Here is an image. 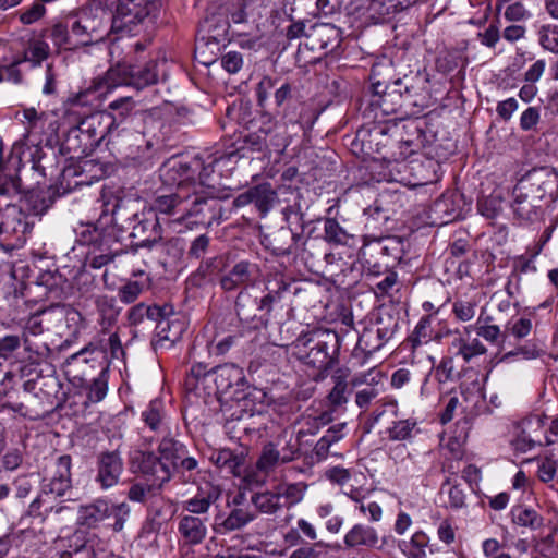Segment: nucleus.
Returning <instances> with one entry per match:
<instances>
[{
  "label": "nucleus",
  "instance_id": "a18cd8bd",
  "mask_svg": "<svg viewBox=\"0 0 558 558\" xmlns=\"http://www.w3.org/2000/svg\"><path fill=\"white\" fill-rule=\"evenodd\" d=\"M429 538L422 532H415L409 542H403L401 549L407 558H426V547Z\"/></svg>",
  "mask_w": 558,
  "mask_h": 558
},
{
  "label": "nucleus",
  "instance_id": "0e129e2a",
  "mask_svg": "<svg viewBox=\"0 0 558 558\" xmlns=\"http://www.w3.org/2000/svg\"><path fill=\"white\" fill-rule=\"evenodd\" d=\"M379 396V389L376 385H368L355 393V404L362 410L366 411L372 402Z\"/></svg>",
  "mask_w": 558,
  "mask_h": 558
},
{
  "label": "nucleus",
  "instance_id": "c756f323",
  "mask_svg": "<svg viewBox=\"0 0 558 558\" xmlns=\"http://www.w3.org/2000/svg\"><path fill=\"white\" fill-rule=\"evenodd\" d=\"M243 495L239 494L232 500L235 506L228 517L222 521L221 526L225 531H234L244 527L255 519V513L248 507L241 506Z\"/></svg>",
  "mask_w": 558,
  "mask_h": 558
},
{
  "label": "nucleus",
  "instance_id": "6ab92c4d",
  "mask_svg": "<svg viewBox=\"0 0 558 558\" xmlns=\"http://www.w3.org/2000/svg\"><path fill=\"white\" fill-rule=\"evenodd\" d=\"M138 469L151 482L153 486L162 487L170 481L174 469L155 452H141Z\"/></svg>",
  "mask_w": 558,
  "mask_h": 558
},
{
  "label": "nucleus",
  "instance_id": "412c9836",
  "mask_svg": "<svg viewBox=\"0 0 558 558\" xmlns=\"http://www.w3.org/2000/svg\"><path fill=\"white\" fill-rule=\"evenodd\" d=\"M221 495L219 486L211 483H204L198 487L197 493L182 501V510L184 514H193L196 517H208V510L213 504H215Z\"/></svg>",
  "mask_w": 558,
  "mask_h": 558
},
{
  "label": "nucleus",
  "instance_id": "dca6fc26",
  "mask_svg": "<svg viewBox=\"0 0 558 558\" xmlns=\"http://www.w3.org/2000/svg\"><path fill=\"white\" fill-rule=\"evenodd\" d=\"M28 223L21 213L15 208L5 215V219L0 223V246L5 251L20 248L26 242Z\"/></svg>",
  "mask_w": 558,
  "mask_h": 558
},
{
  "label": "nucleus",
  "instance_id": "4be33fe9",
  "mask_svg": "<svg viewBox=\"0 0 558 558\" xmlns=\"http://www.w3.org/2000/svg\"><path fill=\"white\" fill-rule=\"evenodd\" d=\"M123 471V462L118 452L102 453L98 461L96 482L102 489H108L118 484Z\"/></svg>",
  "mask_w": 558,
  "mask_h": 558
},
{
  "label": "nucleus",
  "instance_id": "ddd939ff",
  "mask_svg": "<svg viewBox=\"0 0 558 558\" xmlns=\"http://www.w3.org/2000/svg\"><path fill=\"white\" fill-rule=\"evenodd\" d=\"M131 509L126 502L110 504L105 499H97L92 504L81 506L77 511V524L86 527H96L106 520H113L108 523L114 531L123 529L130 515Z\"/></svg>",
  "mask_w": 558,
  "mask_h": 558
},
{
  "label": "nucleus",
  "instance_id": "4c0bfd02",
  "mask_svg": "<svg viewBox=\"0 0 558 558\" xmlns=\"http://www.w3.org/2000/svg\"><path fill=\"white\" fill-rule=\"evenodd\" d=\"M184 453V446L171 437H163L158 446L157 456L174 470Z\"/></svg>",
  "mask_w": 558,
  "mask_h": 558
},
{
  "label": "nucleus",
  "instance_id": "6e6d98bb",
  "mask_svg": "<svg viewBox=\"0 0 558 558\" xmlns=\"http://www.w3.org/2000/svg\"><path fill=\"white\" fill-rule=\"evenodd\" d=\"M477 209L482 216L494 219L502 211V198L492 194L477 203Z\"/></svg>",
  "mask_w": 558,
  "mask_h": 558
},
{
  "label": "nucleus",
  "instance_id": "39448f33",
  "mask_svg": "<svg viewBox=\"0 0 558 558\" xmlns=\"http://www.w3.org/2000/svg\"><path fill=\"white\" fill-rule=\"evenodd\" d=\"M405 241L400 236H364L359 256L363 268L373 276L389 272L405 254Z\"/></svg>",
  "mask_w": 558,
  "mask_h": 558
},
{
  "label": "nucleus",
  "instance_id": "8fccbe9b",
  "mask_svg": "<svg viewBox=\"0 0 558 558\" xmlns=\"http://www.w3.org/2000/svg\"><path fill=\"white\" fill-rule=\"evenodd\" d=\"M415 427L416 422L414 420L396 421L392 426L387 428L388 438L392 441L409 440L412 438Z\"/></svg>",
  "mask_w": 558,
  "mask_h": 558
},
{
  "label": "nucleus",
  "instance_id": "6e6552de",
  "mask_svg": "<svg viewBox=\"0 0 558 558\" xmlns=\"http://www.w3.org/2000/svg\"><path fill=\"white\" fill-rule=\"evenodd\" d=\"M372 84L369 107L373 111H379L383 116H389L399 112L405 106H415L413 87L409 86L403 80H396L389 84L376 78L375 69L372 70ZM377 118V113H375Z\"/></svg>",
  "mask_w": 558,
  "mask_h": 558
},
{
  "label": "nucleus",
  "instance_id": "3c124183",
  "mask_svg": "<svg viewBox=\"0 0 558 558\" xmlns=\"http://www.w3.org/2000/svg\"><path fill=\"white\" fill-rule=\"evenodd\" d=\"M50 36L53 44L59 48L71 50L81 45L73 36L72 29L69 32L68 27L62 24L53 25Z\"/></svg>",
  "mask_w": 558,
  "mask_h": 558
},
{
  "label": "nucleus",
  "instance_id": "4468645a",
  "mask_svg": "<svg viewBox=\"0 0 558 558\" xmlns=\"http://www.w3.org/2000/svg\"><path fill=\"white\" fill-rule=\"evenodd\" d=\"M132 48V45L121 46L118 41H111L109 46L111 65L104 76L95 80V92L102 94L119 86H131V65L125 57L131 53Z\"/></svg>",
  "mask_w": 558,
  "mask_h": 558
},
{
  "label": "nucleus",
  "instance_id": "423d86ee",
  "mask_svg": "<svg viewBox=\"0 0 558 558\" xmlns=\"http://www.w3.org/2000/svg\"><path fill=\"white\" fill-rule=\"evenodd\" d=\"M243 155L240 154L239 149L231 150L214 157L206 165H203L199 160L194 161V169L187 163H182L178 160H170L167 163V180L173 179L175 181V174L181 179L185 180L190 185V192H193L194 186L198 194L208 197L214 196V185L211 184L210 177L214 173V166H227L229 163H235Z\"/></svg>",
  "mask_w": 558,
  "mask_h": 558
},
{
  "label": "nucleus",
  "instance_id": "f03ea898",
  "mask_svg": "<svg viewBox=\"0 0 558 558\" xmlns=\"http://www.w3.org/2000/svg\"><path fill=\"white\" fill-rule=\"evenodd\" d=\"M557 194L558 172L549 168L533 169L513 189V213L522 221H537L543 216L544 198Z\"/></svg>",
  "mask_w": 558,
  "mask_h": 558
},
{
  "label": "nucleus",
  "instance_id": "5701e85b",
  "mask_svg": "<svg viewBox=\"0 0 558 558\" xmlns=\"http://www.w3.org/2000/svg\"><path fill=\"white\" fill-rule=\"evenodd\" d=\"M294 454V451L288 448L279 450L272 442H269L263 447L256 462V469L264 474H268L278 466L292 461Z\"/></svg>",
  "mask_w": 558,
  "mask_h": 558
},
{
  "label": "nucleus",
  "instance_id": "bb28decb",
  "mask_svg": "<svg viewBox=\"0 0 558 558\" xmlns=\"http://www.w3.org/2000/svg\"><path fill=\"white\" fill-rule=\"evenodd\" d=\"M166 61L150 60L143 66H131V86L136 89H143L158 82L160 66H165Z\"/></svg>",
  "mask_w": 558,
  "mask_h": 558
},
{
  "label": "nucleus",
  "instance_id": "774afa93",
  "mask_svg": "<svg viewBox=\"0 0 558 558\" xmlns=\"http://www.w3.org/2000/svg\"><path fill=\"white\" fill-rule=\"evenodd\" d=\"M541 120V112L537 107L526 108L520 117V128L522 131H532Z\"/></svg>",
  "mask_w": 558,
  "mask_h": 558
},
{
  "label": "nucleus",
  "instance_id": "864d4df0",
  "mask_svg": "<svg viewBox=\"0 0 558 558\" xmlns=\"http://www.w3.org/2000/svg\"><path fill=\"white\" fill-rule=\"evenodd\" d=\"M538 41L544 49L558 53V25H542L538 29Z\"/></svg>",
  "mask_w": 558,
  "mask_h": 558
},
{
  "label": "nucleus",
  "instance_id": "f257e3e1",
  "mask_svg": "<svg viewBox=\"0 0 558 558\" xmlns=\"http://www.w3.org/2000/svg\"><path fill=\"white\" fill-rule=\"evenodd\" d=\"M340 343L337 332L316 328V384L330 386L322 407L325 408L316 421L323 425L333 420V414L345 409L349 401L351 371L339 360Z\"/></svg>",
  "mask_w": 558,
  "mask_h": 558
},
{
  "label": "nucleus",
  "instance_id": "de8ad7c7",
  "mask_svg": "<svg viewBox=\"0 0 558 558\" xmlns=\"http://www.w3.org/2000/svg\"><path fill=\"white\" fill-rule=\"evenodd\" d=\"M512 521L513 523L530 527L531 530H537L544 524V519L534 509L517 507L512 509Z\"/></svg>",
  "mask_w": 558,
  "mask_h": 558
},
{
  "label": "nucleus",
  "instance_id": "680f3d73",
  "mask_svg": "<svg viewBox=\"0 0 558 558\" xmlns=\"http://www.w3.org/2000/svg\"><path fill=\"white\" fill-rule=\"evenodd\" d=\"M458 375L453 356H444L435 369V376L439 383L453 380Z\"/></svg>",
  "mask_w": 558,
  "mask_h": 558
},
{
  "label": "nucleus",
  "instance_id": "4d7b16f0",
  "mask_svg": "<svg viewBox=\"0 0 558 558\" xmlns=\"http://www.w3.org/2000/svg\"><path fill=\"white\" fill-rule=\"evenodd\" d=\"M142 417L151 430L160 429L162 425V403L159 400H153L147 409L142 413Z\"/></svg>",
  "mask_w": 558,
  "mask_h": 558
},
{
  "label": "nucleus",
  "instance_id": "393cba45",
  "mask_svg": "<svg viewBox=\"0 0 558 558\" xmlns=\"http://www.w3.org/2000/svg\"><path fill=\"white\" fill-rule=\"evenodd\" d=\"M256 271L257 267L255 264L244 260L239 262L221 277V287L223 290L231 291L245 286L253 280Z\"/></svg>",
  "mask_w": 558,
  "mask_h": 558
},
{
  "label": "nucleus",
  "instance_id": "a211bd4d",
  "mask_svg": "<svg viewBox=\"0 0 558 558\" xmlns=\"http://www.w3.org/2000/svg\"><path fill=\"white\" fill-rule=\"evenodd\" d=\"M156 336L154 347L156 349H169L179 341L186 329V322L180 315H168L162 308L161 316L156 320Z\"/></svg>",
  "mask_w": 558,
  "mask_h": 558
},
{
  "label": "nucleus",
  "instance_id": "1a4fd4ad",
  "mask_svg": "<svg viewBox=\"0 0 558 558\" xmlns=\"http://www.w3.org/2000/svg\"><path fill=\"white\" fill-rule=\"evenodd\" d=\"M403 128L411 131L409 137L399 136L397 141L389 142L386 140V142L383 143V147H390V151L383 155V159L387 160L389 165L405 160L420 148L422 130L415 125L414 121H411L408 125H403ZM388 131L389 129L386 126L375 125L368 131L359 130L356 137L363 145H368V148L372 149L373 144L376 146L381 144L380 137H386Z\"/></svg>",
  "mask_w": 558,
  "mask_h": 558
},
{
  "label": "nucleus",
  "instance_id": "37998d69",
  "mask_svg": "<svg viewBox=\"0 0 558 558\" xmlns=\"http://www.w3.org/2000/svg\"><path fill=\"white\" fill-rule=\"evenodd\" d=\"M95 305L99 316L101 317V324L104 326H110L116 322L120 308L117 306V301L113 296L106 294L97 295L95 299Z\"/></svg>",
  "mask_w": 558,
  "mask_h": 558
},
{
  "label": "nucleus",
  "instance_id": "aec40b11",
  "mask_svg": "<svg viewBox=\"0 0 558 558\" xmlns=\"http://www.w3.org/2000/svg\"><path fill=\"white\" fill-rule=\"evenodd\" d=\"M207 522L208 517L180 513L177 518L179 539L190 546L203 543L207 536Z\"/></svg>",
  "mask_w": 558,
  "mask_h": 558
},
{
  "label": "nucleus",
  "instance_id": "338daca9",
  "mask_svg": "<svg viewBox=\"0 0 558 558\" xmlns=\"http://www.w3.org/2000/svg\"><path fill=\"white\" fill-rule=\"evenodd\" d=\"M312 339L308 336H303L298 338L292 345V354L300 361L311 364V351L313 348L308 349Z\"/></svg>",
  "mask_w": 558,
  "mask_h": 558
},
{
  "label": "nucleus",
  "instance_id": "58836bf2",
  "mask_svg": "<svg viewBox=\"0 0 558 558\" xmlns=\"http://www.w3.org/2000/svg\"><path fill=\"white\" fill-rule=\"evenodd\" d=\"M44 318L52 319L50 315H45L44 311L37 312L29 316L23 326L22 340L25 351H32L31 336H39L44 332Z\"/></svg>",
  "mask_w": 558,
  "mask_h": 558
},
{
  "label": "nucleus",
  "instance_id": "2eb2a0df",
  "mask_svg": "<svg viewBox=\"0 0 558 558\" xmlns=\"http://www.w3.org/2000/svg\"><path fill=\"white\" fill-rule=\"evenodd\" d=\"M305 486L301 483H282L272 490L252 495L251 501L262 513L274 514L300 502L304 497Z\"/></svg>",
  "mask_w": 558,
  "mask_h": 558
},
{
  "label": "nucleus",
  "instance_id": "473e14b6",
  "mask_svg": "<svg viewBox=\"0 0 558 558\" xmlns=\"http://www.w3.org/2000/svg\"><path fill=\"white\" fill-rule=\"evenodd\" d=\"M260 2L259 0H242L236 2L231 11L230 19L234 24H244L255 22L260 17Z\"/></svg>",
  "mask_w": 558,
  "mask_h": 558
},
{
  "label": "nucleus",
  "instance_id": "ea45409f",
  "mask_svg": "<svg viewBox=\"0 0 558 558\" xmlns=\"http://www.w3.org/2000/svg\"><path fill=\"white\" fill-rule=\"evenodd\" d=\"M535 425L538 426V422L536 420H524L522 422L521 433L513 442L515 450L526 452L536 446H542L541 435H532V433H530L531 427H534Z\"/></svg>",
  "mask_w": 558,
  "mask_h": 558
},
{
  "label": "nucleus",
  "instance_id": "9b49d317",
  "mask_svg": "<svg viewBox=\"0 0 558 558\" xmlns=\"http://www.w3.org/2000/svg\"><path fill=\"white\" fill-rule=\"evenodd\" d=\"M141 7V2L118 0L110 9V31L120 36L112 41H120L124 36H135L154 24L158 13Z\"/></svg>",
  "mask_w": 558,
  "mask_h": 558
},
{
  "label": "nucleus",
  "instance_id": "0eeeda50",
  "mask_svg": "<svg viewBox=\"0 0 558 558\" xmlns=\"http://www.w3.org/2000/svg\"><path fill=\"white\" fill-rule=\"evenodd\" d=\"M118 0H92L72 23V34L81 45L101 40L110 31V9Z\"/></svg>",
  "mask_w": 558,
  "mask_h": 558
},
{
  "label": "nucleus",
  "instance_id": "13d9d810",
  "mask_svg": "<svg viewBox=\"0 0 558 558\" xmlns=\"http://www.w3.org/2000/svg\"><path fill=\"white\" fill-rule=\"evenodd\" d=\"M407 8L403 0H371L369 9L374 13L386 16Z\"/></svg>",
  "mask_w": 558,
  "mask_h": 558
},
{
  "label": "nucleus",
  "instance_id": "f704fd0d",
  "mask_svg": "<svg viewBox=\"0 0 558 558\" xmlns=\"http://www.w3.org/2000/svg\"><path fill=\"white\" fill-rule=\"evenodd\" d=\"M211 462L230 474L239 476L243 465V458L230 449H219L211 453Z\"/></svg>",
  "mask_w": 558,
  "mask_h": 558
},
{
  "label": "nucleus",
  "instance_id": "c9c22d12",
  "mask_svg": "<svg viewBox=\"0 0 558 558\" xmlns=\"http://www.w3.org/2000/svg\"><path fill=\"white\" fill-rule=\"evenodd\" d=\"M49 54L50 47L47 41L43 38H32L29 39L21 59L23 62H29L32 68H38L49 57Z\"/></svg>",
  "mask_w": 558,
  "mask_h": 558
},
{
  "label": "nucleus",
  "instance_id": "f3484780",
  "mask_svg": "<svg viewBox=\"0 0 558 558\" xmlns=\"http://www.w3.org/2000/svg\"><path fill=\"white\" fill-rule=\"evenodd\" d=\"M71 458L61 456L54 463V469L50 476L45 477L41 483V495L64 497L71 492Z\"/></svg>",
  "mask_w": 558,
  "mask_h": 558
},
{
  "label": "nucleus",
  "instance_id": "72a5a7b5",
  "mask_svg": "<svg viewBox=\"0 0 558 558\" xmlns=\"http://www.w3.org/2000/svg\"><path fill=\"white\" fill-rule=\"evenodd\" d=\"M450 350L454 356H461L465 363L486 353L485 345L476 338L468 341L462 337H457L451 342Z\"/></svg>",
  "mask_w": 558,
  "mask_h": 558
},
{
  "label": "nucleus",
  "instance_id": "5fc2aeb1",
  "mask_svg": "<svg viewBox=\"0 0 558 558\" xmlns=\"http://www.w3.org/2000/svg\"><path fill=\"white\" fill-rule=\"evenodd\" d=\"M23 118L25 137H29L31 134L43 130L45 124L44 114L39 113L34 107L25 108L23 110Z\"/></svg>",
  "mask_w": 558,
  "mask_h": 558
},
{
  "label": "nucleus",
  "instance_id": "603ef678",
  "mask_svg": "<svg viewBox=\"0 0 558 558\" xmlns=\"http://www.w3.org/2000/svg\"><path fill=\"white\" fill-rule=\"evenodd\" d=\"M433 211L441 215V223H448L460 216V210L453 206L452 196L442 195L433 205Z\"/></svg>",
  "mask_w": 558,
  "mask_h": 558
},
{
  "label": "nucleus",
  "instance_id": "b1692460",
  "mask_svg": "<svg viewBox=\"0 0 558 558\" xmlns=\"http://www.w3.org/2000/svg\"><path fill=\"white\" fill-rule=\"evenodd\" d=\"M379 542L378 532L373 526L356 523L344 535L348 548H376Z\"/></svg>",
  "mask_w": 558,
  "mask_h": 558
},
{
  "label": "nucleus",
  "instance_id": "f8f14e48",
  "mask_svg": "<svg viewBox=\"0 0 558 558\" xmlns=\"http://www.w3.org/2000/svg\"><path fill=\"white\" fill-rule=\"evenodd\" d=\"M104 223H112L122 230L131 229L130 235L134 239H140V246H150L156 242L158 233L156 231V222L148 219L141 218L136 213L126 216V209L122 206V201L114 198L113 202H106L104 204Z\"/></svg>",
  "mask_w": 558,
  "mask_h": 558
},
{
  "label": "nucleus",
  "instance_id": "09e8293b",
  "mask_svg": "<svg viewBox=\"0 0 558 558\" xmlns=\"http://www.w3.org/2000/svg\"><path fill=\"white\" fill-rule=\"evenodd\" d=\"M430 339H433L432 317L426 315L418 320L414 331L408 338V341L411 343V349L414 351L417 347L423 343H427Z\"/></svg>",
  "mask_w": 558,
  "mask_h": 558
},
{
  "label": "nucleus",
  "instance_id": "c85d7f7f",
  "mask_svg": "<svg viewBox=\"0 0 558 558\" xmlns=\"http://www.w3.org/2000/svg\"><path fill=\"white\" fill-rule=\"evenodd\" d=\"M214 381L218 391L226 393L232 386H242L245 381L243 369L234 364L219 365L214 369Z\"/></svg>",
  "mask_w": 558,
  "mask_h": 558
},
{
  "label": "nucleus",
  "instance_id": "e2e57ef3",
  "mask_svg": "<svg viewBox=\"0 0 558 558\" xmlns=\"http://www.w3.org/2000/svg\"><path fill=\"white\" fill-rule=\"evenodd\" d=\"M23 343L22 337L7 335L0 338V359L10 360Z\"/></svg>",
  "mask_w": 558,
  "mask_h": 558
},
{
  "label": "nucleus",
  "instance_id": "7c9ffc66",
  "mask_svg": "<svg viewBox=\"0 0 558 558\" xmlns=\"http://www.w3.org/2000/svg\"><path fill=\"white\" fill-rule=\"evenodd\" d=\"M318 199L326 201V203H329L330 201L333 202V204L330 205L326 209L328 217L324 221V230H325L324 239L327 242H331V243H336V244L345 243V241L348 239L347 232L339 226L338 221L333 217H331V215L335 210V207L338 203V197L335 196L332 199H324L323 194L320 193V194H318Z\"/></svg>",
  "mask_w": 558,
  "mask_h": 558
},
{
  "label": "nucleus",
  "instance_id": "69168bd1",
  "mask_svg": "<svg viewBox=\"0 0 558 558\" xmlns=\"http://www.w3.org/2000/svg\"><path fill=\"white\" fill-rule=\"evenodd\" d=\"M504 16L509 22H521L527 20L531 13L522 2L515 1L506 7Z\"/></svg>",
  "mask_w": 558,
  "mask_h": 558
},
{
  "label": "nucleus",
  "instance_id": "20e7f679",
  "mask_svg": "<svg viewBox=\"0 0 558 558\" xmlns=\"http://www.w3.org/2000/svg\"><path fill=\"white\" fill-rule=\"evenodd\" d=\"M70 369L68 373L80 371L74 375L78 385L87 389V398L90 402L101 401L108 392V364L105 362L104 352L85 348L66 360Z\"/></svg>",
  "mask_w": 558,
  "mask_h": 558
},
{
  "label": "nucleus",
  "instance_id": "bf43d9fd",
  "mask_svg": "<svg viewBox=\"0 0 558 558\" xmlns=\"http://www.w3.org/2000/svg\"><path fill=\"white\" fill-rule=\"evenodd\" d=\"M477 303L472 300L457 299L452 304V313L460 322H470L476 313Z\"/></svg>",
  "mask_w": 558,
  "mask_h": 558
},
{
  "label": "nucleus",
  "instance_id": "49530a36",
  "mask_svg": "<svg viewBox=\"0 0 558 558\" xmlns=\"http://www.w3.org/2000/svg\"><path fill=\"white\" fill-rule=\"evenodd\" d=\"M320 525L329 533L336 534L343 524V518L337 513L331 504L322 505L317 510Z\"/></svg>",
  "mask_w": 558,
  "mask_h": 558
},
{
  "label": "nucleus",
  "instance_id": "052dcab7",
  "mask_svg": "<svg viewBox=\"0 0 558 558\" xmlns=\"http://www.w3.org/2000/svg\"><path fill=\"white\" fill-rule=\"evenodd\" d=\"M398 324L396 322L390 320L389 324L384 325L383 319H378L377 327L374 329V332L377 338V343L369 349V351L379 350L395 333Z\"/></svg>",
  "mask_w": 558,
  "mask_h": 558
},
{
  "label": "nucleus",
  "instance_id": "a878e982",
  "mask_svg": "<svg viewBox=\"0 0 558 558\" xmlns=\"http://www.w3.org/2000/svg\"><path fill=\"white\" fill-rule=\"evenodd\" d=\"M340 165L339 156L333 150L324 149L316 154V174L317 180H324L328 187L336 190L337 182L333 179Z\"/></svg>",
  "mask_w": 558,
  "mask_h": 558
},
{
  "label": "nucleus",
  "instance_id": "cd10ccee",
  "mask_svg": "<svg viewBox=\"0 0 558 558\" xmlns=\"http://www.w3.org/2000/svg\"><path fill=\"white\" fill-rule=\"evenodd\" d=\"M133 276L135 279L126 280L118 290V296L124 304L134 303L150 287V278L144 270H138Z\"/></svg>",
  "mask_w": 558,
  "mask_h": 558
},
{
  "label": "nucleus",
  "instance_id": "79ce46f5",
  "mask_svg": "<svg viewBox=\"0 0 558 558\" xmlns=\"http://www.w3.org/2000/svg\"><path fill=\"white\" fill-rule=\"evenodd\" d=\"M162 314L159 306H148L145 303H138L128 311V322L131 326H138L145 319L157 320Z\"/></svg>",
  "mask_w": 558,
  "mask_h": 558
},
{
  "label": "nucleus",
  "instance_id": "a19ab883",
  "mask_svg": "<svg viewBox=\"0 0 558 558\" xmlns=\"http://www.w3.org/2000/svg\"><path fill=\"white\" fill-rule=\"evenodd\" d=\"M45 315H50L51 318L61 320L63 319L69 328L73 329V332L78 330V326L82 322L81 313L66 305H56L44 310Z\"/></svg>",
  "mask_w": 558,
  "mask_h": 558
},
{
  "label": "nucleus",
  "instance_id": "e433bc0d",
  "mask_svg": "<svg viewBox=\"0 0 558 558\" xmlns=\"http://www.w3.org/2000/svg\"><path fill=\"white\" fill-rule=\"evenodd\" d=\"M316 41L320 49L332 50L340 44V31L331 22L316 21Z\"/></svg>",
  "mask_w": 558,
  "mask_h": 558
},
{
  "label": "nucleus",
  "instance_id": "7ed1b4c3",
  "mask_svg": "<svg viewBox=\"0 0 558 558\" xmlns=\"http://www.w3.org/2000/svg\"><path fill=\"white\" fill-rule=\"evenodd\" d=\"M161 175L166 183L174 184L177 189L173 193L157 196L154 202V209L159 214L177 216L174 221L185 222L189 229L204 223L206 197L199 195L195 187L193 192H190V185L177 174L175 181L173 179L167 180V165Z\"/></svg>",
  "mask_w": 558,
  "mask_h": 558
},
{
  "label": "nucleus",
  "instance_id": "2f4dec72",
  "mask_svg": "<svg viewBox=\"0 0 558 558\" xmlns=\"http://www.w3.org/2000/svg\"><path fill=\"white\" fill-rule=\"evenodd\" d=\"M243 197L253 203L263 215H266L276 201V193L269 184H262L251 189L245 195L240 196L238 201L242 202Z\"/></svg>",
  "mask_w": 558,
  "mask_h": 558
},
{
  "label": "nucleus",
  "instance_id": "c03bdc74",
  "mask_svg": "<svg viewBox=\"0 0 558 558\" xmlns=\"http://www.w3.org/2000/svg\"><path fill=\"white\" fill-rule=\"evenodd\" d=\"M363 215L366 218L365 227L369 230H387L389 215L377 202L364 209Z\"/></svg>",
  "mask_w": 558,
  "mask_h": 558
},
{
  "label": "nucleus",
  "instance_id": "9d476101",
  "mask_svg": "<svg viewBox=\"0 0 558 558\" xmlns=\"http://www.w3.org/2000/svg\"><path fill=\"white\" fill-rule=\"evenodd\" d=\"M77 242L88 246L87 260L89 266L99 269L121 252L120 244L111 231L94 223H84L76 230Z\"/></svg>",
  "mask_w": 558,
  "mask_h": 558
}]
</instances>
